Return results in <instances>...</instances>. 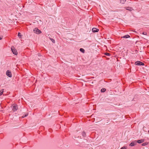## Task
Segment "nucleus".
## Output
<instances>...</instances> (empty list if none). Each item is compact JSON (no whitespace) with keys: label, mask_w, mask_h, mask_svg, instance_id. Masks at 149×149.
I'll return each instance as SVG.
<instances>
[{"label":"nucleus","mask_w":149,"mask_h":149,"mask_svg":"<svg viewBox=\"0 0 149 149\" xmlns=\"http://www.w3.org/2000/svg\"><path fill=\"white\" fill-rule=\"evenodd\" d=\"M144 141V140L143 139H142L139 140H137L136 141V143H143Z\"/></svg>","instance_id":"8"},{"label":"nucleus","mask_w":149,"mask_h":149,"mask_svg":"<svg viewBox=\"0 0 149 149\" xmlns=\"http://www.w3.org/2000/svg\"><path fill=\"white\" fill-rule=\"evenodd\" d=\"M127 147H126L123 146L120 149H126Z\"/></svg>","instance_id":"20"},{"label":"nucleus","mask_w":149,"mask_h":149,"mask_svg":"<svg viewBox=\"0 0 149 149\" xmlns=\"http://www.w3.org/2000/svg\"><path fill=\"white\" fill-rule=\"evenodd\" d=\"M122 38H128L130 37V36H129L128 35H125L124 36H123L122 37H121Z\"/></svg>","instance_id":"9"},{"label":"nucleus","mask_w":149,"mask_h":149,"mask_svg":"<svg viewBox=\"0 0 149 149\" xmlns=\"http://www.w3.org/2000/svg\"><path fill=\"white\" fill-rule=\"evenodd\" d=\"M28 115V114H25V115H23V116H22V118H24L25 117H26V116H27Z\"/></svg>","instance_id":"21"},{"label":"nucleus","mask_w":149,"mask_h":149,"mask_svg":"<svg viewBox=\"0 0 149 149\" xmlns=\"http://www.w3.org/2000/svg\"><path fill=\"white\" fill-rule=\"evenodd\" d=\"M142 34L144 35H147V33L146 32H144L142 33Z\"/></svg>","instance_id":"22"},{"label":"nucleus","mask_w":149,"mask_h":149,"mask_svg":"<svg viewBox=\"0 0 149 149\" xmlns=\"http://www.w3.org/2000/svg\"><path fill=\"white\" fill-rule=\"evenodd\" d=\"M136 141H134L132 142L131 143L129 146H132L135 145H136Z\"/></svg>","instance_id":"5"},{"label":"nucleus","mask_w":149,"mask_h":149,"mask_svg":"<svg viewBox=\"0 0 149 149\" xmlns=\"http://www.w3.org/2000/svg\"><path fill=\"white\" fill-rule=\"evenodd\" d=\"M13 110L15 111L17 109V107L16 105H14L13 106Z\"/></svg>","instance_id":"6"},{"label":"nucleus","mask_w":149,"mask_h":149,"mask_svg":"<svg viewBox=\"0 0 149 149\" xmlns=\"http://www.w3.org/2000/svg\"><path fill=\"white\" fill-rule=\"evenodd\" d=\"M99 29H97L96 28H93L92 29V31L93 32H98L99 31Z\"/></svg>","instance_id":"7"},{"label":"nucleus","mask_w":149,"mask_h":149,"mask_svg":"<svg viewBox=\"0 0 149 149\" xmlns=\"http://www.w3.org/2000/svg\"><path fill=\"white\" fill-rule=\"evenodd\" d=\"M3 92V89L1 90L0 91V96H1Z\"/></svg>","instance_id":"15"},{"label":"nucleus","mask_w":149,"mask_h":149,"mask_svg":"<svg viewBox=\"0 0 149 149\" xmlns=\"http://www.w3.org/2000/svg\"><path fill=\"white\" fill-rule=\"evenodd\" d=\"M6 75L10 77H12V74L11 72L9 70H7L6 72Z\"/></svg>","instance_id":"4"},{"label":"nucleus","mask_w":149,"mask_h":149,"mask_svg":"<svg viewBox=\"0 0 149 149\" xmlns=\"http://www.w3.org/2000/svg\"><path fill=\"white\" fill-rule=\"evenodd\" d=\"M120 3L122 4H124L126 1V0H120Z\"/></svg>","instance_id":"11"},{"label":"nucleus","mask_w":149,"mask_h":149,"mask_svg":"<svg viewBox=\"0 0 149 149\" xmlns=\"http://www.w3.org/2000/svg\"><path fill=\"white\" fill-rule=\"evenodd\" d=\"M82 135L83 137H85L86 136V133L85 132L83 131V132L82 133Z\"/></svg>","instance_id":"16"},{"label":"nucleus","mask_w":149,"mask_h":149,"mask_svg":"<svg viewBox=\"0 0 149 149\" xmlns=\"http://www.w3.org/2000/svg\"><path fill=\"white\" fill-rule=\"evenodd\" d=\"M80 51L83 53H84L85 52L83 48H80Z\"/></svg>","instance_id":"14"},{"label":"nucleus","mask_w":149,"mask_h":149,"mask_svg":"<svg viewBox=\"0 0 149 149\" xmlns=\"http://www.w3.org/2000/svg\"><path fill=\"white\" fill-rule=\"evenodd\" d=\"M148 144V143L145 142L142 144L141 145L142 146H145L147 145Z\"/></svg>","instance_id":"13"},{"label":"nucleus","mask_w":149,"mask_h":149,"mask_svg":"<svg viewBox=\"0 0 149 149\" xmlns=\"http://www.w3.org/2000/svg\"><path fill=\"white\" fill-rule=\"evenodd\" d=\"M50 39L52 41V42L53 43H55V40H54L53 39H51V38H50Z\"/></svg>","instance_id":"19"},{"label":"nucleus","mask_w":149,"mask_h":149,"mask_svg":"<svg viewBox=\"0 0 149 149\" xmlns=\"http://www.w3.org/2000/svg\"><path fill=\"white\" fill-rule=\"evenodd\" d=\"M126 8V10H128L130 11H132V10L133 9L131 8H130V7H126V8Z\"/></svg>","instance_id":"12"},{"label":"nucleus","mask_w":149,"mask_h":149,"mask_svg":"<svg viewBox=\"0 0 149 149\" xmlns=\"http://www.w3.org/2000/svg\"><path fill=\"white\" fill-rule=\"evenodd\" d=\"M148 133H149V130L148 131Z\"/></svg>","instance_id":"24"},{"label":"nucleus","mask_w":149,"mask_h":149,"mask_svg":"<svg viewBox=\"0 0 149 149\" xmlns=\"http://www.w3.org/2000/svg\"><path fill=\"white\" fill-rule=\"evenodd\" d=\"M2 37L1 36L0 37V40H1V39H2Z\"/></svg>","instance_id":"23"},{"label":"nucleus","mask_w":149,"mask_h":149,"mask_svg":"<svg viewBox=\"0 0 149 149\" xmlns=\"http://www.w3.org/2000/svg\"><path fill=\"white\" fill-rule=\"evenodd\" d=\"M18 36L19 37V38H21V33H19L18 34Z\"/></svg>","instance_id":"18"},{"label":"nucleus","mask_w":149,"mask_h":149,"mask_svg":"<svg viewBox=\"0 0 149 149\" xmlns=\"http://www.w3.org/2000/svg\"><path fill=\"white\" fill-rule=\"evenodd\" d=\"M104 54L106 56H110V54L107 52L105 53Z\"/></svg>","instance_id":"17"},{"label":"nucleus","mask_w":149,"mask_h":149,"mask_svg":"<svg viewBox=\"0 0 149 149\" xmlns=\"http://www.w3.org/2000/svg\"><path fill=\"white\" fill-rule=\"evenodd\" d=\"M135 65H144V64L143 63L139 61L135 62Z\"/></svg>","instance_id":"3"},{"label":"nucleus","mask_w":149,"mask_h":149,"mask_svg":"<svg viewBox=\"0 0 149 149\" xmlns=\"http://www.w3.org/2000/svg\"><path fill=\"white\" fill-rule=\"evenodd\" d=\"M106 91V89L105 88H102L101 90V92H104Z\"/></svg>","instance_id":"10"},{"label":"nucleus","mask_w":149,"mask_h":149,"mask_svg":"<svg viewBox=\"0 0 149 149\" xmlns=\"http://www.w3.org/2000/svg\"><path fill=\"white\" fill-rule=\"evenodd\" d=\"M11 49L12 52L15 55H17V51L13 46H12L11 47Z\"/></svg>","instance_id":"1"},{"label":"nucleus","mask_w":149,"mask_h":149,"mask_svg":"<svg viewBox=\"0 0 149 149\" xmlns=\"http://www.w3.org/2000/svg\"><path fill=\"white\" fill-rule=\"evenodd\" d=\"M33 31L35 33L37 34H39L41 33V31L37 28H36L34 29Z\"/></svg>","instance_id":"2"}]
</instances>
